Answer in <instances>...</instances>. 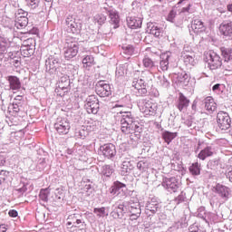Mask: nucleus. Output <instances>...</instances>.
<instances>
[{
    "mask_svg": "<svg viewBox=\"0 0 232 232\" xmlns=\"http://www.w3.org/2000/svg\"><path fill=\"white\" fill-rule=\"evenodd\" d=\"M8 215H9V217L15 218L17 217V215H19V214L17 213V210L11 209V210H9Z\"/></svg>",
    "mask_w": 232,
    "mask_h": 232,
    "instance_id": "obj_54",
    "label": "nucleus"
},
{
    "mask_svg": "<svg viewBox=\"0 0 232 232\" xmlns=\"http://www.w3.org/2000/svg\"><path fill=\"white\" fill-rule=\"evenodd\" d=\"M110 23L112 24L113 28H119V24L121 23V17L119 13L115 10L109 11Z\"/></svg>",
    "mask_w": 232,
    "mask_h": 232,
    "instance_id": "obj_20",
    "label": "nucleus"
},
{
    "mask_svg": "<svg viewBox=\"0 0 232 232\" xmlns=\"http://www.w3.org/2000/svg\"><path fill=\"white\" fill-rule=\"evenodd\" d=\"M191 29L194 31V34H202V32H206V25H204V22L200 19H195L192 21Z\"/></svg>",
    "mask_w": 232,
    "mask_h": 232,
    "instance_id": "obj_15",
    "label": "nucleus"
},
{
    "mask_svg": "<svg viewBox=\"0 0 232 232\" xmlns=\"http://www.w3.org/2000/svg\"><path fill=\"white\" fill-rule=\"evenodd\" d=\"M20 52L24 57H31L34 54V49L23 45L21 46Z\"/></svg>",
    "mask_w": 232,
    "mask_h": 232,
    "instance_id": "obj_36",
    "label": "nucleus"
},
{
    "mask_svg": "<svg viewBox=\"0 0 232 232\" xmlns=\"http://www.w3.org/2000/svg\"><path fill=\"white\" fill-rule=\"evenodd\" d=\"M131 124L132 123H121L122 133H125V135H130V133H131Z\"/></svg>",
    "mask_w": 232,
    "mask_h": 232,
    "instance_id": "obj_38",
    "label": "nucleus"
},
{
    "mask_svg": "<svg viewBox=\"0 0 232 232\" xmlns=\"http://www.w3.org/2000/svg\"><path fill=\"white\" fill-rule=\"evenodd\" d=\"M176 8H179V14H188L189 10H191V3L186 0H179L176 5Z\"/></svg>",
    "mask_w": 232,
    "mask_h": 232,
    "instance_id": "obj_19",
    "label": "nucleus"
},
{
    "mask_svg": "<svg viewBox=\"0 0 232 232\" xmlns=\"http://www.w3.org/2000/svg\"><path fill=\"white\" fill-rule=\"evenodd\" d=\"M219 33L224 37H231L232 35V22L225 21L219 25Z\"/></svg>",
    "mask_w": 232,
    "mask_h": 232,
    "instance_id": "obj_11",
    "label": "nucleus"
},
{
    "mask_svg": "<svg viewBox=\"0 0 232 232\" xmlns=\"http://www.w3.org/2000/svg\"><path fill=\"white\" fill-rule=\"evenodd\" d=\"M55 92L59 97H66V95L70 93V85H67L66 87L59 85Z\"/></svg>",
    "mask_w": 232,
    "mask_h": 232,
    "instance_id": "obj_32",
    "label": "nucleus"
},
{
    "mask_svg": "<svg viewBox=\"0 0 232 232\" xmlns=\"http://www.w3.org/2000/svg\"><path fill=\"white\" fill-rule=\"evenodd\" d=\"M130 220H137L140 217V205L139 203L130 206Z\"/></svg>",
    "mask_w": 232,
    "mask_h": 232,
    "instance_id": "obj_25",
    "label": "nucleus"
},
{
    "mask_svg": "<svg viewBox=\"0 0 232 232\" xmlns=\"http://www.w3.org/2000/svg\"><path fill=\"white\" fill-rule=\"evenodd\" d=\"M144 87H146V82H144V80L142 79L138 80L134 84L135 90H140L141 88H144Z\"/></svg>",
    "mask_w": 232,
    "mask_h": 232,
    "instance_id": "obj_44",
    "label": "nucleus"
},
{
    "mask_svg": "<svg viewBox=\"0 0 232 232\" xmlns=\"http://www.w3.org/2000/svg\"><path fill=\"white\" fill-rule=\"evenodd\" d=\"M100 151H102L103 157L107 159H111L115 157L117 150H115V145L112 143H107L100 147Z\"/></svg>",
    "mask_w": 232,
    "mask_h": 232,
    "instance_id": "obj_9",
    "label": "nucleus"
},
{
    "mask_svg": "<svg viewBox=\"0 0 232 232\" xmlns=\"http://www.w3.org/2000/svg\"><path fill=\"white\" fill-rule=\"evenodd\" d=\"M130 127H132L131 129H130V133H135V132H137V131H140V126H139V122H137V121H134L133 123H131V126Z\"/></svg>",
    "mask_w": 232,
    "mask_h": 232,
    "instance_id": "obj_46",
    "label": "nucleus"
},
{
    "mask_svg": "<svg viewBox=\"0 0 232 232\" xmlns=\"http://www.w3.org/2000/svg\"><path fill=\"white\" fill-rule=\"evenodd\" d=\"M225 70L227 72H232V63L230 65H225Z\"/></svg>",
    "mask_w": 232,
    "mask_h": 232,
    "instance_id": "obj_59",
    "label": "nucleus"
},
{
    "mask_svg": "<svg viewBox=\"0 0 232 232\" xmlns=\"http://www.w3.org/2000/svg\"><path fill=\"white\" fill-rule=\"evenodd\" d=\"M127 24L131 30L142 28V17L130 16L127 18Z\"/></svg>",
    "mask_w": 232,
    "mask_h": 232,
    "instance_id": "obj_13",
    "label": "nucleus"
},
{
    "mask_svg": "<svg viewBox=\"0 0 232 232\" xmlns=\"http://www.w3.org/2000/svg\"><path fill=\"white\" fill-rule=\"evenodd\" d=\"M124 216V205L123 204H120L116 208H114L111 212V217L112 218H121V217Z\"/></svg>",
    "mask_w": 232,
    "mask_h": 232,
    "instance_id": "obj_27",
    "label": "nucleus"
},
{
    "mask_svg": "<svg viewBox=\"0 0 232 232\" xmlns=\"http://www.w3.org/2000/svg\"><path fill=\"white\" fill-rule=\"evenodd\" d=\"M130 171H131V162L130 160H124L121 164V173L123 177H126Z\"/></svg>",
    "mask_w": 232,
    "mask_h": 232,
    "instance_id": "obj_30",
    "label": "nucleus"
},
{
    "mask_svg": "<svg viewBox=\"0 0 232 232\" xmlns=\"http://www.w3.org/2000/svg\"><path fill=\"white\" fill-rule=\"evenodd\" d=\"M8 40L5 37L0 36V56L5 55L8 52Z\"/></svg>",
    "mask_w": 232,
    "mask_h": 232,
    "instance_id": "obj_31",
    "label": "nucleus"
},
{
    "mask_svg": "<svg viewBox=\"0 0 232 232\" xmlns=\"http://www.w3.org/2000/svg\"><path fill=\"white\" fill-rule=\"evenodd\" d=\"M29 6H32L33 8H36V6H39V0H26Z\"/></svg>",
    "mask_w": 232,
    "mask_h": 232,
    "instance_id": "obj_48",
    "label": "nucleus"
},
{
    "mask_svg": "<svg viewBox=\"0 0 232 232\" xmlns=\"http://www.w3.org/2000/svg\"><path fill=\"white\" fill-rule=\"evenodd\" d=\"M184 61H185V63H189L190 61H193V57H191L189 55H186L184 57Z\"/></svg>",
    "mask_w": 232,
    "mask_h": 232,
    "instance_id": "obj_58",
    "label": "nucleus"
},
{
    "mask_svg": "<svg viewBox=\"0 0 232 232\" xmlns=\"http://www.w3.org/2000/svg\"><path fill=\"white\" fill-rule=\"evenodd\" d=\"M84 108L88 113L97 115L99 113V99L96 95H90L86 98Z\"/></svg>",
    "mask_w": 232,
    "mask_h": 232,
    "instance_id": "obj_4",
    "label": "nucleus"
},
{
    "mask_svg": "<svg viewBox=\"0 0 232 232\" xmlns=\"http://www.w3.org/2000/svg\"><path fill=\"white\" fill-rule=\"evenodd\" d=\"M200 164L198 162L192 163L188 168L189 173L194 176L200 175Z\"/></svg>",
    "mask_w": 232,
    "mask_h": 232,
    "instance_id": "obj_34",
    "label": "nucleus"
},
{
    "mask_svg": "<svg viewBox=\"0 0 232 232\" xmlns=\"http://www.w3.org/2000/svg\"><path fill=\"white\" fill-rule=\"evenodd\" d=\"M143 66H145V68H153L155 63L150 57H145L143 59Z\"/></svg>",
    "mask_w": 232,
    "mask_h": 232,
    "instance_id": "obj_41",
    "label": "nucleus"
},
{
    "mask_svg": "<svg viewBox=\"0 0 232 232\" xmlns=\"http://www.w3.org/2000/svg\"><path fill=\"white\" fill-rule=\"evenodd\" d=\"M94 21L98 23V24H104V23H106V16L102 14H98L94 16Z\"/></svg>",
    "mask_w": 232,
    "mask_h": 232,
    "instance_id": "obj_40",
    "label": "nucleus"
},
{
    "mask_svg": "<svg viewBox=\"0 0 232 232\" xmlns=\"http://www.w3.org/2000/svg\"><path fill=\"white\" fill-rule=\"evenodd\" d=\"M8 228H6V225H0V232H6Z\"/></svg>",
    "mask_w": 232,
    "mask_h": 232,
    "instance_id": "obj_57",
    "label": "nucleus"
},
{
    "mask_svg": "<svg viewBox=\"0 0 232 232\" xmlns=\"http://www.w3.org/2000/svg\"><path fill=\"white\" fill-rule=\"evenodd\" d=\"M22 46L34 50V48H35V40L34 38H28L27 40L24 41Z\"/></svg>",
    "mask_w": 232,
    "mask_h": 232,
    "instance_id": "obj_37",
    "label": "nucleus"
},
{
    "mask_svg": "<svg viewBox=\"0 0 232 232\" xmlns=\"http://www.w3.org/2000/svg\"><path fill=\"white\" fill-rule=\"evenodd\" d=\"M7 81L11 90L17 91L21 90V80L17 76H8Z\"/></svg>",
    "mask_w": 232,
    "mask_h": 232,
    "instance_id": "obj_21",
    "label": "nucleus"
},
{
    "mask_svg": "<svg viewBox=\"0 0 232 232\" xmlns=\"http://www.w3.org/2000/svg\"><path fill=\"white\" fill-rule=\"evenodd\" d=\"M205 108L207 111H209L210 113H213V111H217V102H215L213 97L208 96L205 98Z\"/></svg>",
    "mask_w": 232,
    "mask_h": 232,
    "instance_id": "obj_23",
    "label": "nucleus"
},
{
    "mask_svg": "<svg viewBox=\"0 0 232 232\" xmlns=\"http://www.w3.org/2000/svg\"><path fill=\"white\" fill-rule=\"evenodd\" d=\"M113 169L110 165H105L103 167V175H105V177H111Z\"/></svg>",
    "mask_w": 232,
    "mask_h": 232,
    "instance_id": "obj_43",
    "label": "nucleus"
},
{
    "mask_svg": "<svg viewBox=\"0 0 232 232\" xmlns=\"http://www.w3.org/2000/svg\"><path fill=\"white\" fill-rule=\"evenodd\" d=\"M12 64L15 66V68H19L21 66V58L13 59Z\"/></svg>",
    "mask_w": 232,
    "mask_h": 232,
    "instance_id": "obj_52",
    "label": "nucleus"
},
{
    "mask_svg": "<svg viewBox=\"0 0 232 232\" xmlns=\"http://www.w3.org/2000/svg\"><path fill=\"white\" fill-rule=\"evenodd\" d=\"M139 93H140V95H146V93H148V90L145 87H142L141 89H137Z\"/></svg>",
    "mask_w": 232,
    "mask_h": 232,
    "instance_id": "obj_55",
    "label": "nucleus"
},
{
    "mask_svg": "<svg viewBox=\"0 0 232 232\" xmlns=\"http://www.w3.org/2000/svg\"><path fill=\"white\" fill-rule=\"evenodd\" d=\"M220 52L222 57H224L225 62L227 64H229V61H232V46L227 47V46H223L220 47Z\"/></svg>",
    "mask_w": 232,
    "mask_h": 232,
    "instance_id": "obj_24",
    "label": "nucleus"
},
{
    "mask_svg": "<svg viewBox=\"0 0 232 232\" xmlns=\"http://www.w3.org/2000/svg\"><path fill=\"white\" fill-rule=\"evenodd\" d=\"M79 53V43L73 38L67 39L65 46L63 48V55L67 61L73 59Z\"/></svg>",
    "mask_w": 232,
    "mask_h": 232,
    "instance_id": "obj_1",
    "label": "nucleus"
},
{
    "mask_svg": "<svg viewBox=\"0 0 232 232\" xmlns=\"http://www.w3.org/2000/svg\"><path fill=\"white\" fill-rule=\"evenodd\" d=\"M66 24L67 32H70L71 34H81L82 26L81 25V24L75 22V19H72V17H67Z\"/></svg>",
    "mask_w": 232,
    "mask_h": 232,
    "instance_id": "obj_10",
    "label": "nucleus"
},
{
    "mask_svg": "<svg viewBox=\"0 0 232 232\" xmlns=\"http://www.w3.org/2000/svg\"><path fill=\"white\" fill-rule=\"evenodd\" d=\"M54 128L60 135H67L71 127L70 122L66 119H62L54 124Z\"/></svg>",
    "mask_w": 232,
    "mask_h": 232,
    "instance_id": "obj_8",
    "label": "nucleus"
},
{
    "mask_svg": "<svg viewBox=\"0 0 232 232\" xmlns=\"http://www.w3.org/2000/svg\"><path fill=\"white\" fill-rule=\"evenodd\" d=\"M82 215L81 214H71L67 218V228L72 232L82 231L81 226H82Z\"/></svg>",
    "mask_w": 232,
    "mask_h": 232,
    "instance_id": "obj_3",
    "label": "nucleus"
},
{
    "mask_svg": "<svg viewBox=\"0 0 232 232\" xmlns=\"http://www.w3.org/2000/svg\"><path fill=\"white\" fill-rule=\"evenodd\" d=\"M3 183V181L0 179V184H2Z\"/></svg>",
    "mask_w": 232,
    "mask_h": 232,
    "instance_id": "obj_64",
    "label": "nucleus"
},
{
    "mask_svg": "<svg viewBox=\"0 0 232 232\" xmlns=\"http://www.w3.org/2000/svg\"><path fill=\"white\" fill-rule=\"evenodd\" d=\"M96 93L100 97H110L111 95V87L104 81H100L96 83Z\"/></svg>",
    "mask_w": 232,
    "mask_h": 232,
    "instance_id": "obj_7",
    "label": "nucleus"
},
{
    "mask_svg": "<svg viewBox=\"0 0 232 232\" xmlns=\"http://www.w3.org/2000/svg\"><path fill=\"white\" fill-rule=\"evenodd\" d=\"M218 88H220V84H215L213 87H212V90L213 92H215L216 90H218Z\"/></svg>",
    "mask_w": 232,
    "mask_h": 232,
    "instance_id": "obj_62",
    "label": "nucleus"
},
{
    "mask_svg": "<svg viewBox=\"0 0 232 232\" xmlns=\"http://www.w3.org/2000/svg\"><path fill=\"white\" fill-rule=\"evenodd\" d=\"M227 12H230V14H232V4H228L227 5Z\"/></svg>",
    "mask_w": 232,
    "mask_h": 232,
    "instance_id": "obj_60",
    "label": "nucleus"
},
{
    "mask_svg": "<svg viewBox=\"0 0 232 232\" xmlns=\"http://www.w3.org/2000/svg\"><path fill=\"white\" fill-rule=\"evenodd\" d=\"M14 23L16 28L23 30V28H25V26L28 25V17L15 16Z\"/></svg>",
    "mask_w": 232,
    "mask_h": 232,
    "instance_id": "obj_28",
    "label": "nucleus"
},
{
    "mask_svg": "<svg viewBox=\"0 0 232 232\" xmlns=\"http://www.w3.org/2000/svg\"><path fill=\"white\" fill-rule=\"evenodd\" d=\"M176 84L179 86H188L189 84V75L186 72L178 73Z\"/></svg>",
    "mask_w": 232,
    "mask_h": 232,
    "instance_id": "obj_17",
    "label": "nucleus"
},
{
    "mask_svg": "<svg viewBox=\"0 0 232 232\" xmlns=\"http://www.w3.org/2000/svg\"><path fill=\"white\" fill-rule=\"evenodd\" d=\"M169 56H167V58L165 60H162L160 62V68L162 70V72H168V68H169Z\"/></svg>",
    "mask_w": 232,
    "mask_h": 232,
    "instance_id": "obj_39",
    "label": "nucleus"
},
{
    "mask_svg": "<svg viewBox=\"0 0 232 232\" xmlns=\"http://www.w3.org/2000/svg\"><path fill=\"white\" fill-rule=\"evenodd\" d=\"M49 196H50V190H48V188H42L40 190L39 198L43 200V202H47Z\"/></svg>",
    "mask_w": 232,
    "mask_h": 232,
    "instance_id": "obj_35",
    "label": "nucleus"
},
{
    "mask_svg": "<svg viewBox=\"0 0 232 232\" xmlns=\"http://www.w3.org/2000/svg\"><path fill=\"white\" fill-rule=\"evenodd\" d=\"M94 215L98 218H104V217H108V212L106 211V207H102V208H94L93 209Z\"/></svg>",
    "mask_w": 232,
    "mask_h": 232,
    "instance_id": "obj_33",
    "label": "nucleus"
},
{
    "mask_svg": "<svg viewBox=\"0 0 232 232\" xmlns=\"http://www.w3.org/2000/svg\"><path fill=\"white\" fill-rule=\"evenodd\" d=\"M215 155V150L212 147H206L199 151L198 154V159L200 160H206L208 157H213Z\"/></svg>",
    "mask_w": 232,
    "mask_h": 232,
    "instance_id": "obj_18",
    "label": "nucleus"
},
{
    "mask_svg": "<svg viewBox=\"0 0 232 232\" xmlns=\"http://www.w3.org/2000/svg\"><path fill=\"white\" fill-rule=\"evenodd\" d=\"M120 113H123L121 119V124H131L135 121L130 111H121Z\"/></svg>",
    "mask_w": 232,
    "mask_h": 232,
    "instance_id": "obj_26",
    "label": "nucleus"
},
{
    "mask_svg": "<svg viewBox=\"0 0 232 232\" xmlns=\"http://www.w3.org/2000/svg\"><path fill=\"white\" fill-rule=\"evenodd\" d=\"M147 208L149 209V211H150L151 213H156L159 211V204L158 203H149L147 205Z\"/></svg>",
    "mask_w": 232,
    "mask_h": 232,
    "instance_id": "obj_42",
    "label": "nucleus"
},
{
    "mask_svg": "<svg viewBox=\"0 0 232 232\" xmlns=\"http://www.w3.org/2000/svg\"><path fill=\"white\" fill-rule=\"evenodd\" d=\"M122 188H126V184L121 183V181L114 182V189H122Z\"/></svg>",
    "mask_w": 232,
    "mask_h": 232,
    "instance_id": "obj_49",
    "label": "nucleus"
},
{
    "mask_svg": "<svg viewBox=\"0 0 232 232\" xmlns=\"http://www.w3.org/2000/svg\"><path fill=\"white\" fill-rule=\"evenodd\" d=\"M82 64L86 70H90L92 66H95V57L92 54H87L82 57Z\"/></svg>",
    "mask_w": 232,
    "mask_h": 232,
    "instance_id": "obj_16",
    "label": "nucleus"
},
{
    "mask_svg": "<svg viewBox=\"0 0 232 232\" xmlns=\"http://www.w3.org/2000/svg\"><path fill=\"white\" fill-rule=\"evenodd\" d=\"M140 110L142 113H145V115H155L157 111V104L148 100H143L140 102Z\"/></svg>",
    "mask_w": 232,
    "mask_h": 232,
    "instance_id": "obj_6",
    "label": "nucleus"
},
{
    "mask_svg": "<svg viewBox=\"0 0 232 232\" xmlns=\"http://www.w3.org/2000/svg\"><path fill=\"white\" fill-rule=\"evenodd\" d=\"M163 184L166 186V188H168V189H171L173 193L177 192V189H179V185L175 178L165 179Z\"/></svg>",
    "mask_w": 232,
    "mask_h": 232,
    "instance_id": "obj_22",
    "label": "nucleus"
},
{
    "mask_svg": "<svg viewBox=\"0 0 232 232\" xmlns=\"http://www.w3.org/2000/svg\"><path fill=\"white\" fill-rule=\"evenodd\" d=\"M147 32L150 34V35H154L158 39H160V37L164 35V30L159 27V25L153 24V23L148 24Z\"/></svg>",
    "mask_w": 232,
    "mask_h": 232,
    "instance_id": "obj_12",
    "label": "nucleus"
},
{
    "mask_svg": "<svg viewBox=\"0 0 232 232\" xmlns=\"http://www.w3.org/2000/svg\"><path fill=\"white\" fill-rule=\"evenodd\" d=\"M14 101H18V102L23 101V95H17V96L14 98Z\"/></svg>",
    "mask_w": 232,
    "mask_h": 232,
    "instance_id": "obj_61",
    "label": "nucleus"
},
{
    "mask_svg": "<svg viewBox=\"0 0 232 232\" xmlns=\"http://www.w3.org/2000/svg\"><path fill=\"white\" fill-rule=\"evenodd\" d=\"M205 57L209 70H218V68H222V58L214 51H208L205 53Z\"/></svg>",
    "mask_w": 232,
    "mask_h": 232,
    "instance_id": "obj_2",
    "label": "nucleus"
},
{
    "mask_svg": "<svg viewBox=\"0 0 232 232\" xmlns=\"http://www.w3.org/2000/svg\"><path fill=\"white\" fill-rule=\"evenodd\" d=\"M217 122L218 128L223 130H229V128H231V118L227 112L222 111L218 112Z\"/></svg>",
    "mask_w": 232,
    "mask_h": 232,
    "instance_id": "obj_5",
    "label": "nucleus"
},
{
    "mask_svg": "<svg viewBox=\"0 0 232 232\" xmlns=\"http://www.w3.org/2000/svg\"><path fill=\"white\" fill-rule=\"evenodd\" d=\"M177 135H179L177 132H171L169 130H165L162 132L161 137L167 144H170L171 140H173V139H176Z\"/></svg>",
    "mask_w": 232,
    "mask_h": 232,
    "instance_id": "obj_29",
    "label": "nucleus"
},
{
    "mask_svg": "<svg viewBox=\"0 0 232 232\" xmlns=\"http://www.w3.org/2000/svg\"><path fill=\"white\" fill-rule=\"evenodd\" d=\"M189 106V99H188L184 93L179 92V96L177 102V108L179 111H184Z\"/></svg>",
    "mask_w": 232,
    "mask_h": 232,
    "instance_id": "obj_14",
    "label": "nucleus"
},
{
    "mask_svg": "<svg viewBox=\"0 0 232 232\" xmlns=\"http://www.w3.org/2000/svg\"><path fill=\"white\" fill-rule=\"evenodd\" d=\"M88 135V132L86 131V130H81L79 131V137L80 139H86V136Z\"/></svg>",
    "mask_w": 232,
    "mask_h": 232,
    "instance_id": "obj_53",
    "label": "nucleus"
},
{
    "mask_svg": "<svg viewBox=\"0 0 232 232\" xmlns=\"http://www.w3.org/2000/svg\"><path fill=\"white\" fill-rule=\"evenodd\" d=\"M13 110H14V111L15 113H19V111H20V110H21V109H19V104H17V103H13Z\"/></svg>",
    "mask_w": 232,
    "mask_h": 232,
    "instance_id": "obj_56",
    "label": "nucleus"
},
{
    "mask_svg": "<svg viewBox=\"0 0 232 232\" xmlns=\"http://www.w3.org/2000/svg\"><path fill=\"white\" fill-rule=\"evenodd\" d=\"M114 108H124V105L116 104V105L114 106Z\"/></svg>",
    "mask_w": 232,
    "mask_h": 232,
    "instance_id": "obj_63",
    "label": "nucleus"
},
{
    "mask_svg": "<svg viewBox=\"0 0 232 232\" xmlns=\"http://www.w3.org/2000/svg\"><path fill=\"white\" fill-rule=\"evenodd\" d=\"M84 130H86L87 133L95 131V130H97V125H95V122L88 123V125L84 127Z\"/></svg>",
    "mask_w": 232,
    "mask_h": 232,
    "instance_id": "obj_45",
    "label": "nucleus"
},
{
    "mask_svg": "<svg viewBox=\"0 0 232 232\" xmlns=\"http://www.w3.org/2000/svg\"><path fill=\"white\" fill-rule=\"evenodd\" d=\"M176 16H177V13H175V11H170L167 20L169 21L170 23H173V20L175 19Z\"/></svg>",
    "mask_w": 232,
    "mask_h": 232,
    "instance_id": "obj_50",
    "label": "nucleus"
},
{
    "mask_svg": "<svg viewBox=\"0 0 232 232\" xmlns=\"http://www.w3.org/2000/svg\"><path fill=\"white\" fill-rule=\"evenodd\" d=\"M26 15H28V13H26L24 10L23 9H18L17 14L15 15V17H26Z\"/></svg>",
    "mask_w": 232,
    "mask_h": 232,
    "instance_id": "obj_51",
    "label": "nucleus"
},
{
    "mask_svg": "<svg viewBox=\"0 0 232 232\" xmlns=\"http://www.w3.org/2000/svg\"><path fill=\"white\" fill-rule=\"evenodd\" d=\"M135 53V48L131 45H128L127 47H125V53L127 55H133V53Z\"/></svg>",
    "mask_w": 232,
    "mask_h": 232,
    "instance_id": "obj_47",
    "label": "nucleus"
}]
</instances>
